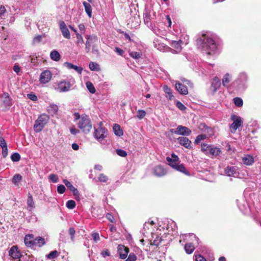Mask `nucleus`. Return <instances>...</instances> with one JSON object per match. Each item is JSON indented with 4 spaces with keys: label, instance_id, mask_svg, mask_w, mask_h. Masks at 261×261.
Here are the masks:
<instances>
[{
    "label": "nucleus",
    "instance_id": "13d9d810",
    "mask_svg": "<svg viewBox=\"0 0 261 261\" xmlns=\"http://www.w3.org/2000/svg\"><path fill=\"white\" fill-rule=\"evenodd\" d=\"M70 132L71 134L75 135L80 133V130L74 126H72L70 128Z\"/></svg>",
    "mask_w": 261,
    "mask_h": 261
},
{
    "label": "nucleus",
    "instance_id": "0eeeda50",
    "mask_svg": "<svg viewBox=\"0 0 261 261\" xmlns=\"http://www.w3.org/2000/svg\"><path fill=\"white\" fill-rule=\"evenodd\" d=\"M190 87L192 86V84L188 80H184L183 83L177 82L175 84V89L181 94L186 95L188 93V91L186 85Z\"/></svg>",
    "mask_w": 261,
    "mask_h": 261
},
{
    "label": "nucleus",
    "instance_id": "b1692460",
    "mask_svg": "<svg viewBox=\"0 0 261 261\" xmlns=\"http://www.w3.org/2000/svg\"><path fill=\"white\" fill-rule=\"evenodd\" d=\"M24 243L27 246H32L34 244V237L32 235L28 234L26 235L24 238Z\"/></svg>",
    "mask_w": 261,
    "mask_h": 261
},
{
    "label": "nucleus",
    "instance_id": "4c0bfd02",
    "mask_svg": "<svg viewBox=\"0 0 261 261\" xmlns=\"http://www.w3.org/2000/svg\"><path fill=\"white\" fill-rule=\"evenodd\" d=\"M89 68L92 71H98L100 70L99 65L95 62H91L89 65Z\"/></svg>",
    "mask_w": 261,
    "mask_h": 261
},
{
    "label": "nucleus",
    "instance_id": "69168bd1",
    "mask_svg": "<svg viewBox=\"0 0 261 261\" xmlns=\"http://www.w3.org/2000/svg\"><path fill=\"white\" fill-rule=\"evenodd\" d=\"M3 151L2 154L4 158H5L8 155V148L7 146L6 145L5 146L2 147Z\"/></svg>",
    "mask_w": 261,
    "mask_h": 261
},
{
    "label": "nucleus",
    "instance_id": "5701e85b",
    "mask_svg": "<svg viewBox=\"0 0 261 261\" xmlns=\"http://www.w3.org/2000/svg\"><path fill=\"white\" fill-rule=\"evenodd\" d=\"M181 42L179 41H172L171 42V43H170L171 46L173 48H175V49H174V53H178L181 50Z\"/></svg>",
    "mask_w": 261,
    "mask_h": 261
},
{
    "label": "nucleus",
    "instance_id": "f8f14e48",
    "mask_svg": "<svg viewBox=\"0 0 261 261\" xmlns=\"http://www.w3.org/2000/svg\"><path fill=\"white\" fill-rule=\"evenodd\" d=\"M87 39L86 42V50L87 53L90 50L91 44L96 42L97 40V37L94 35H86L85 36Z\"/></svg>",
    "mask_w": 261,
    "mask_h": 261
},
{
    "label": "nucleus",
    "instance_id": "2f4dec72",
    "mask_svg": "<svg viewBox=\"0 0 261 261\" xmlns=\"http://www.w3.org/2000/svg\"><path fill=\"white\" fill-rule=\"evenodd\" d=\"M83 4L85 7V11L87 13V15H88V16L89 17H92V8H91V5H90V4H89L86 2H84Z\"/></svg>",
    "mask_w": 261,
    "mask_h": 261
},
{
    "label": "nucleus",
    "instance_id": "5fc2aeb1",
    "mask_svg": "<svg viewBox=\"0 0 261 261\" xmlns=\"http://www.w3.org/2000/svg\"><path fill=\"white\" fill-rule=\"evenodd\" d=\"M137 257L134 253H130L125 261H136Z\"/></svg>",
    "mask_w": 261,
    "mask_h": 261
},
{
    "label": "nucleus",
    "instance_id": "1a4fd4ad",
    "mask_svg": "<svg viewBox=\"0 0 261 261\" xmlns=\"http://www.w3.org/2000/svg\"><path fill=\"white\" fill-rule=\"evenodd\" d=\"M53 73L49 70L43 71L39 76V82L41 84H45L48 83L51 80Z\"/></svg>",
    "mask_w": 261,
    "mask_h": 261
},
{
    "label": "nucleus",
    "instance_id": "a878e982",
    "mask_svg": "<svg viewBox=\"0 0 261 261\" xmlns=\"http://www.w3.org/2000/svg\"><path fill=\"white\" fill-rule=\"evenodd\" d=\"M163 90L166 94V97L168 98L170 100L174 98L171 89L167 86L164 85L163 87Z\"/></svg>",
    "mask_w": 261,
    "mask_h": 261
},
{
    "label": "nucleus",
    "instance_id": "79ce46f5",
    "mask_svg": "<svg viewBox=\"0 0 261 261\" xmlns=\"http://www.w3.org/2000/svg\"><path fill=\"white\" fill-rule=\"evenodd\" d=\"M76 37L77 39L76 43L77 46H80V44H82L84 43V39L81 34H80L79 33H76Z\"/></svg>",
    "mask_w": 261,
    "mask_h": 261
},
{
    "label": "nucleus",
    "instance_id": "7c9ffc66",
    "mask_svg": "<svg viewBox=\"0 0 261 261\" xmlns=\"http://www.w3.org/2000/svg\"><path fill=\"white\" fill-rule=\"evenodd\" d=\"M199 128L203 131L206 132L209 136H212L213 134V131L212 128L208 127L205 124H200L199 126Z\"/></svg>",
    "mask_w": 261,
    "mask_h": 261
},
{
    "label": "nucleus",
    "instance_id": "39448f33",
    "mask_svg": "<svg viewBox=\"0 0 261 261\" xmlns=\"http://www.w3.org/2000/svg\"><path fill=\"white\" fill-rule=\"evenodd\" d=\"M49 120V116L45 114H41L36 120L34 128L36 132H41L47 124Z\"/></svg>",
    "mask_w": 261,
    "mask_h": 261
},
{
    "label": "nucleus",
    "instance_id": "4468645a",
    "mask_svg": "<svg viewBox=\"0 0 261 261\" xmlns=\"http://www.w3.org/2000/svg\"><path fill=\"white\" fill-rule=\"evenodd\" d=\"M59 26L64 37L66 39H70V34L65 22L64 21H61L60 22Z\"/></svg>",
    "mask_w": 261,
    "mask_h": 261
},
{
    "label": "nucleus",
    "instance_id": "7ed1b4c3",
    "mask_svg": "<svg viewBox=\"0 0 261 261\" xmlns=\"http://www.w3.org/2000/svg\"><path fill=\"white\" fill-rule=\"evenodd\" d=\"M168 164L173 169L177 171L181 172L185 174L188 175L189 173L182 164L178 162L179 158L174 153H172L171 156H168L166 158Z\"/></svg>",
    "mask_w": 261,
    "mask_h": 261
},
{
    "label": "nucleus",
    "instance_id": "052dcab7",
    "mask_svg": "<svg viewBox=\"0 0 261 261\" xmlns=\"http://www.w3.org/2000/svg\"><path fill=\"white\" fill-rule=\"evenodd\" d=\"M101 255L102 257H106L110 255V252L108 249L103 250L101 252Z\"/></svg>",
    "mask_w": 261,
    "mask_h": 261
},
{
    "label": "nucleus",
    "instance_id": "8fccbe9b",
    "mask_svg": "<svg viewBox=\"0 0 261 261\" xmlns=\"http://www.w3.org/2000/svg\"><path fill=\"white\" fill-rule=\"evenodd\" d=\"M206 138V135H198L195 140V144H198L201 141L203 140Z\"/></svg>",
    "mask_w": 261,
    "mask_h": 261
},
{
    "label": "nucleus",
    "instance_id": "de8ad7c7",
    "mask_svg": "<svg viewBox=\"0 0 261 261\" xmlns=\"http://www.w3.org/2000/svg\"><path fill=\"white\" fill-rule=\"evenodd\" d=\"M58 253L56 250L50 252L47 255V257L49 259H53L58 256Z\"/></svg>",
    "mask_w": 261,
    "mask_h": 261
},
{
    "label": "nucleus",
    "instance_id": "e2e57ef3",
    "mask_svg": "<svg viewBox=\"0 0 261 261\" xmlns=\"http://www.w3.org/2000/svg\"><path fill=\"white\" fill-rule=\"evenodd\" d=\"M92 237L95 242H97L99 240V236L98 233L95 232L92 234Z\"/></svg>",
    "mask_w": 261,
    "mask_h": 261
},
{
    "label": "nucleus",
    "instance_id": "4d7b16f0",
    "mask_svg": "<svg viewBox=\"0 0 261 261\" xmlns=\"http://www.w3.org/2000/svg\"><path fill=\"white\" fill-rule=\"evenodd\" d=\"M27 97L28 98H29L30 99L32 100L33 101H36L38 99L37 96L35 94L32 93L28 94L27 95Z\"/></svg>",
    "mask_w": 261,
    "mask_h": 261
},
{
    "label": "nucleus",
    "instance_id": "dca6fc26",
    "mask_svg": "<svg viewBox=\"0 0 261 261\" xmlns=\"http://www.w3.org/2000/svg\"><path fill=\"white\" fill-rule=\"evenodd\" d=\"M177 132L178 135L189 136L191 133V130L186 126L178 125L177 126Z\"/></svg>",
    "mask_w": 261,
    "mask_h": 261
},
{
    "label": "nucleus",
    "instance_id": "c9c22d12",
    "mask_svg": "<svg viewBox=\"0 0 261 261\" xmlns=\"http://www.w3.org/2000/svg\"><path fill=\"white\" fill-rule=\"evenodd\" d=\"M225 171L226 174L229 176H233L236 173V168L234 167H227Z\"/></svg>",
    "mask_w": 261,
    "mask_h": 261
},
{
    "label": "nucleus",
    "instance_id": "a18cd8bd",
    "mask_svg": "<svg viewBox=\"0 0 261 261\" xmlns=\"http://www.w3.org/2000/svg\"><path fill=\"white\" fill-rule=\"evenodd\" d=\"M234 104L238 107H242L243 106V100L241 98L236 97L233 99Z\"/></svg>",
    "mask_w": 261,
    "mask_h": 261
},
{
    "label": "nucleus",
    "instance_id": "c03bdc74",
    "mask_svg": "<svg viewBox=\"0 0 261 261\" xmlns=\"http://www.w3.org/2000/svg\"><path fill=\"white\" fill-rule=\"evenodd\" d=\"M66 206L69 209H73L75 206V202L74 200H68L66 203Z\"/></svg>",
    "mask_w": 261,
    "mask_h": 261
},
{
    "label": "nucleus",
    "instance_id": "6e6552de",
    "mask_svg": "<svg viewBox=\"0 0 261 261\" xmlns=\"http://www.w3.org/2000/svg\"><path fill=\"white\" fill-rule=\"evenodd\" d=\"M231 119L233 121V123L230 126V130L231 133H234L242 125V121L241 117L234 115H231Z\"/></svg>",
    "mask_w": 261,
    "mask_h": 261
},
{
    "label": "nucleus",
    "instance_id": "0e129e2a",
    "mask_svg": "<svg viewBox=\"0 0 261 261\" xmlns=\"http://www.w3.org/2000/svg\"><path fill=\"white\" fill-rule=\"evenodd\" d=\"M176 106L180 110H184L186 109V107L180 102L177 101L176 102Z\"/></svg>",
    "mask_w": 261,
    "mask_h": 261
},
{
    "label": "nucleus",
    "instance_id": "49530a36",
    "mask_svg": "<svg viewBox=\"0 0 261 261\" xmlns=\"http://www.w3.org/2000/svg\"><path fill=\"white\" fill-rule=\"evenodd\" d=\"M11 158L13 162H18L20 159V156L18 153H14L11 155Z\"/></svg>",
    "mask_w": 261,
    "mask_h": 261
},
{
    "label": "nucleus",
    "instance_id": "72a5a7b5",
    "mask_svg": "<svg viewBox=\"0 0 261 261\" xmlns=\"http://www.w3.org/2000/svg\"><path fill=\"white\" fill-rule=\"evenodd\" d=\"M22 177L19 174H15L12 178V182L16 186H19V182L22 180Z\"/></svg>",
    "mask_w": 261,
    "mask_h": 261
},
{
    "label": "nucleus",
    "instance_id": "f704fd0d",
    "mask_svg": "<svg viewBox=\"0 0 261 261\" xmlns=\"http://www.w3.org/2000/svg\"><path fill=\"white\" fill-rule=\"evenodd\" d=\"M86 86L88 91L92 94H94L96 92L95 88L93 84L90 81H88L86 83Z\"/></svg>",
    "mask_w": 261,
    "mask_h": 261
},
{
    "label": "nucleus",
    "instance_id": "e433bc0d",
    "mask_svg": "<svg viewBox=\"0 0 261 261\" xmlns=\"http://www.w3.org/2000/svg\"><path fill=\"white\" fill-rule=\"evenodd\" d=\"M44 239L41 237L36 238L34 239L33 245H36L39 247L42 246L44 244Z\"/></svg>",
    "mask_w": 261,
    "mask_h": 261
},
{
    "label": "nucleus",
    "instance_id": "680f3d73",
    "mask_svg": "<svg viewBox=\"0 0 261 261\" xmlns=\"http://www.w3.org/2000/svg\"><path fill=\"white\" fill-rule=\"evenodd\" d=\"M75 232V231L73 228L71 227L69 229V233L71 236V239L72 241H73L74 240Z\"/></svg>",
    "mask_w": 261,
    "mask_h": 261
},
{
    "label": "nucleus",
    "instance_id": "473e14b6",
    "mask_svg": "<svg viewBox=\"0 0 261 261\" xmlns=\"http://www.w3.org/2000/svg\"><path fill=\"white\" fill-rule=\"evenodd\" d=\"M231 81V76L228 74H225L222 79V84L225 87H227Z\"/></svg>",
    "mask_w": 261,
    "mask_h": 261
},
{
    "label": "nucleus",
    "instance_id": "603ef678",
    "mask_svg": "<svg viewBox=\"0 0 261 261\" xmlns=\"http://www.w3.org/2000/svg\"><path fill=\"white\" fill-rule=\"evenodd\" d=\"M49 179L54 183H56L58 181V176L54 174H50L49 176Z\"/></svg>",
    "mask_w": 261,
    "mask_h": 261
},
{
    "label": "nucleus",
    "instance_id": "bf43d9fd",
    "mask_svg": "<svg viewBox=\"0 0 261 261\" xmlns=\"http://www.w3.org/2000/svg\"><path fill=\"white\" fill-rule=\"evenodd\" d=\"M71 192H72L73 195L75 196V199L79 200L80 199V194L77 189L75 188Z\"/></svg>",
    "mask_w": 261,
    "mask_h": 261
},
{
    "label": "nucleus",
    "instance_id": "338daca9",
    "mask_svg": "<svg viewBox=\"0 0 261 261\" xmlns=\"http://www.w3.org/2000/svg\"><path fill=\"white\" fill-rule=\"evenodd\" d=\"M162 239L160 237H158L156 239L153 241V244L155 246H158L160 242H161Z\"/></svg>",
    "mask_w": 261,
    "mask_h": 261
},
{
    "label": "nucleus",
    "instance_id": "6e6d98bb",
    "mask_svg": "<svg viewBox=\"0 0 261 261\" xmlns=\"http://www.w3.org/2000/svg\"><path fill=\"white\" fill-rule=\"evenodd\" d=\"M66 188L64 185H60L57 187V191L59 194H63L65 192Z\"/></svg>",
    "mask_w": 261,
    "mask_h": 261
},
{
    "label": "nucleus",
    "instance_id": "a211bd4d",
    "mask_svg": "<svg viewBox=\"0 0 261 261\" xmlns=\"http://www.w3.org/2000/svg\"><path fill=\"white\" fill-rule=\"evenodd\" d=\"M1 98L5 107H10L11 105V99L8 93H4Z\"/></svg>",
    "mask_w": 261,
    "mask_h": 261
},
{
    "label": "nucleus",
    "instance_id": "774afa93",
    "mask_svg": "<svg viewBox=\"0 0 261 261\" xmlns=\"http://www.w3.org/2000/svg\"><path fill=\"white\" fill-rule=\"evenodd\" d=\"M196 261H206L204 257L201 255H195Z\"/></svg>",
    "mask_w": 261,
    "mask_h": 261
},
{
    "label": "nucleus",
    "instance_id": "9d476101",
    "mask_svg": "<svg viewBox=\"0 0 261 261\" xmlns=\"http://www.w3.org/2000/svg\"><path fill=\"white\" fill-rule=\"evenodd\" d=\"M153 173L158 177L164 176L167 173V170L162 166L158 165L152 169Z\"/></svg>",
    "mask_w": 261,
    "mask_h": 261
},
{
    "label": "nucleus",
    "instance_id": "cd10ccee",
    "mask_svg": "<svg viewBox=\"0 0 261 261\" xmlns=\"http://www.w3.org/2000/svg\"><path fill=\"white\" fill-rule=\"evenodd\" d=\"M185 250L187 253L191 254L195 250V247L191 243H188L185 245Z\"/></svg>",
    "mask_w": 261,
    "mask_h": 261
},
{
    "label": "nucleus",
    "instance_id": "423d86ee",
    "mask_svg": "<svg viewBox=\"0 0 261 261\" xmlns=\"http://www.w3.org/2000/svg\"><path fill=\"white\" fill-rule=\"evenodd\" d=\"M70 83L66 80H62L56 83L54 86L55 90L59 92H66L71 89Z\"/></svg>",
    "mask_w": 261,
    "mask_h": 261
},
{
    "label": "nucleus",
    "instance_id": "f3484780",
    "mask_svg": "<svg viewBox=\"0 0 261 261\" xmlns=\"http://www.w3.org/2000/svg\"><path fill=\"white\" fill-rule=\"evenodd\" d=\"M64 66L69 69H74L79 74H81L83 71L82 67L74 65L72 63L69 62H65L64 63Z\"/></svg>",
    "mask_w": 261,
    "mask_h": 261
},
{
    "label": "nucleus",
    "instance_id": "58836bf2",
    "mask_svg": "<svg viewBox=\"0 0 261 261\" xmlns=\"http://www.w3.org/2000/svg\"><path fill=\"white\" fill-rule=\"evenodd\" d=\"M27 205L28 207L31 208L34 207V202L33 201V197L30 194L28 195L27 199Z\"/></svg>",
    "mask_w": 261,
    "mask_h": 261
},
{
    "label": "nucleus",
    "instance_id": "c85d7f7f",
    "mask_svg": "<svg viewBox=\"0 0 261 261\" xmlns=\"http://www.w3.org/2000/svg\"><path fill=\"white\" fill-rule=\"evenodd\" d=\"M113 128L114 133L116 136H121L123 135V131L118 124H114Z\"/></svg>",
    "mask_w": 261,
    "mask_h": 261
},
{
    "label": "nucleus",
    "instance_id": "4be33fe9",
    "mask_svg": "<svg viewBox=\"0 0 261 261\" xmlns=\"http://www.w3.org/2000/svg\"><path fill=\"white\" fill-rule=\"evenodd\" d=\"M221 151L220 148L216 147H212L210 150L208 155H210L212 158L217 157L220 155Z\"/></svg>",
    "mask_w": 261,
    "mask_h": 261
},
{
    "label": "nucleus",
    "instance_id": "9b49d317",
    "mask_svg": "<svg viewBox=\"0 0 261 261\" xmlns=\"http://www.w3.org/2000/svg\"><path fill=\"white\" fill-rule=\"evenodd\" d=\"M117 249L120 257L122 259L126 258L129 252L128 248L123 245H119Z\"/></svg>",
    "mask_w": 261,
    "mask_h": 261
},
{
    "label": "nucleus",
    "instance_id": "3c124183",
    "mask_svg": "<svg viewBox=\"0 0 261 261\" xmlns=\"http://www.w3.org/2000/svg\"><path fill=\"white\" fill-rule=\"evenodd\" d=\"M117 154L122 157H125L127 155V153L125 150L122 149H118L116 150Z\"/></svg>",
    "mask_w": 261,
    "mask_h": 261
},
{
    "label": "nucleus",
    "instance_id": "bb28decb",
    "mask_svg": "<svg viewBox=\"0 0 261 261\" xmlns=\"http://www.w3.org/2000/svg\"><path fill=\"white\" fill-rule=\"evenodd\" d=\"M221 83L219 79L217 77H215L212 82V87L214 91H216L220 86Z\"/></svg>",
    "mask_w": 261,
    "mask_h": 261
},
{
    "label": "nucleus",
    "instance_id": "c756f323",
    "mask_svg": "<svg viewBox=\"0 0 261 261\" xmlns=\"http://www.w3.org/2000/svg\"><path fill=\"white\" fill-rule=\"evenodd\" d=\"M50 58L55 61H58L61 58V56L59 52L56 50H53L50 54Z\"/></svg>",
    "mask_w": 261,
    "mask_h": 261
},
{
    "label": "nucleus",
    "instance_id": "aec40b11",
    "mask_svg": "<svg viewBox=\"0 0 261 261\" xmlns=\"http://www.w3.org/2000/svg\"><path fill=\"white\" fill-rule=\"evenodd\" d=\"M47 111L52 116L56 115L58 111V106L55 104H50L47 108Z\"/></svg>",
    "mask_w": 261,
    "mask_h": 261
},
{
    "label": "nucleus",
    "instance_id": "412c9836",
    "mask_svg": "<svg viewBox=\"0 0 261 261\" xmlns=\"http://www.w3.org/2000/svg\"><path fill=\"white\" fill-rule=\"evenodd\" d=\"M243 163L247 166L251 165L254 162V158L250 155H245L242 158Z\"/></svg>",
    "mask_w": 261,
    "mask_h": 261
},
{
    "label": "nucleus",
    "instance_id": "20e7f679",
    "mask_svg": "<svg viewBox=\"0 0 261 261\" xmlns=\"http://www.w3.org/2000/svg\"><path fill=\"white\" fill-rule=\"evenodd\" d=\"M107 134V130L102 127L101 125H99L97 128H95V138L102 144H108L107 141L105 139Z\"/></svg>",
    "mask_w": 261,
    "mask_h": 261
},
{
    "label": "nucleus",
    "instance_id": "a19ab883",
    "mask_svg": "<svg viewBox=\"0 0 261 261\" xmlns=\"http://www.w3.org/2000/svg\"><path fill=\"white\" fill-rule=\"evenodd\" d=\"M129 56L135 59H138L141 57L142 54L140 52L131 51L129 54Z\"/></svg>",
    "mask_w": 261,
    "mask_h": 261
},
{
    "label": "nucleus",
    "instance_id": "6ab92c4d",
    "mask_svg": "<svg viewBox=\"0 0 261 261\" xmlns=\"http://www.w3.org/2000/svg\"><path fill=\"white\" fill-rule=\"evenodd\" d=\"M9 255L13 258H19L21 256L20 252L18 251L17 248L13 246L9 251Z\"/></svg>",
    "mask_w": 261,
    "mask_h": 261
},
{
    "label": "nucleus",
    "instance_id": "f03ea898",
    "mask_svg": "<svg viewBox=\"0 0 261 261\" xmlns=\"http://www.w3.org/2000/svg\"><path fill=\"white\" fill-rule=\"evenodd\" d=\"M74 121L76 122L78 127L85 133H88L92 129V125L89 117L83 114L80 115L79 113L73 114Z\"/></svg>",
    "mask_w": 261,
    "mask_h": 261
},
{
    "label": "nucleus",
    "instance_id": "ddd939ff",
    "mask_svg": "<svg viewBox=\"0 0 261 261\" xmlns=\"http://www.w3.org/2000/svg\"><path fill=\"white\" fill-rule=\"evenodd\" d=\"M180 240L179 242L181 243L182 241H196L197 244H198V239L197 237L194 234H185L180 236Z\"/></svg>",
    "mask_w": 261,
    "mask_h": 261
},
{
    "label": "nucleus",
    "instance_id": "864d4df0",
    "mask_svg": "<svg viewBox=\"0 0 261 261\" xmlns=\"http://www.w3.org/2000/svg\"><path fill=\"white\" fill-rule=\"evenodd\" d=\"M98 178V180L100 182H107V181L108 179V177L103 174H100L99 175Z\"/></svg>",
    "mask_w": 261,
    "mask_h": 261
},
{
    "label": "nucleus",
    "instance_id": "ea45409f",
    "mask_svg": "<svg viewBox=\"0 0 261 261\" xmlns=\"http://www.w3.org/2000/svg\"><path fill=\"white\" fill-rule=\"evenodd\" d=\"M212 146L208 145L206 144H202L201 145V150L206 155L208 154L210 152V150Z\"/></svg>",
    "mask_w": 261,
    "mask_h": 261
},
{
    "label": "nucleus",
    "instance_id": "393cba45",
    "mask_svg": "<svg viewBox=\"0 0 261 261\" xmlns=\"http://www.w3.org/2000/svg\"><path fill=\"white\" fill-rule=\"evenodd\" d=\"M154 46L158 50L162 51H166L169 50V48L165 46L163 43H160L158 41L154 42Z\"/></svg>",
    "mask_w": 261,
    "mask_h": 261
},
{
    "label": "nucleus",
    "instance_id": "09e8293b",
    "mask_svg": "<svg viewBox=\"0 0 261 261\" xmlns=\"http://www.w3.org/2000/svg\"><path fill=\"white\" fill-rule=\"evenodd\" d=\"M145 115L146 112L145 111L142 110H139L138 111L137 116L139 119H142L145 116Z\"/></svg>",
    "mask_w": 261,
    "mask_h": 261
},
{
    "label": "nucleus",
    "instance_id": "2eb2a0df",
    "mask_svg": "<svg viewBox=\"0 0 261 261\" xmlns=\"http://www.w3.org/2000/svg\"><path fill=\"white\" fill-rule=\"evenodd\" d=\"M178 143L186 148L191 147V141L186 137H180L177 138Z\"/></svg>",
    "mask_w": 261,
    "mask_h": 261
},
{
    "label": "nucleus",
    "instance_id": "37998d69",
    "mask_svg": "<svg viewBox=\"0 0 261 261\" xmlns=\"http://www.w3.org/2000/svg\"><path fill=\"white\" fill-rule=\"evenodd\" d=\"M63 182L71 192L75 188L71 183L67 179H63Z\"/></svg>",
    "mask_w": 261,
    "mask_h": 261
},
{
    "label": "nucleus",
    "instance_id": "f257e3e1",
    "mask_svg": "<svg viewBox=\"0 0 261 261\" xmlns=\"http://www.w3.org/2000/svg\"><path fill=\"white\" fill-rule=\"evenodd\" d=\"M197 44L199 48L205 51L208 55L212 54L217 49L214 40L205 34H203L197 40Z\"/></svg>",
    "mask_w": 261,
    "mask_h": 261
}]
</instances>
